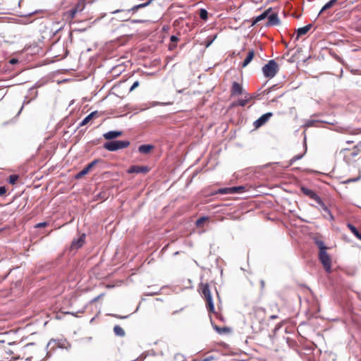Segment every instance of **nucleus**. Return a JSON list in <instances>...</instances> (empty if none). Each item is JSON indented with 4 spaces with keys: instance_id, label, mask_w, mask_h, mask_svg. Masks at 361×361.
<instances>
[{
    "instance_id": "obj_14",
    "label": "nucleus",
    "mask_w": 361,
    "mask_h": 361,
    "mask_svg": "<svg viewBox=\"0 0 361 361\" xmlns=\"http://www.w3.org/2000/svg\"><path fill=\"white\" fill-rule=\"evenodd\" d=\"M268 21L266 24L267 26H272L279 25L280 23L277 13H272L268 16Z\"/></svg>"
},
{
    "instance_id": "obj_43",
    "label": "nucleus",
    "mask_w": 361,
    "mask_h": 361,
    "mask_svg": "<svg viewBox=\"0 0 361 361\" xmlns=\"http://www.w3.org/2000/svg\"><path fill=\"white\" fill-rule=\"evenodd\" d=\"M215 37H216V36L210 42H208V44H207V47L209 46L212 44V42H213V40Z\"/></svg>"
},
{
    "instance_id": "obj_17",
    "label": "nucleus",
    "mask_w": 361,
    "mask_h": 361,
    "mask_svg": "<svg viewBox=\"0 0 361 361\" xmlns=\"http://www.w3.org/2000/svg\"><path fill=\"white\" fill-rule=\"evenodd\" d=\"M99 116V114L98 111H95L90 113L88 116H87L80 123V126H83L87 125L90 121L94 119V118H97Z\"/></svg>"
},
{
    "instance_id": "obj_27",
    "label": "nucleus",
    "mask_w": 361,
    "mask_h": 361,
    "mask_svg": "<svg viewBox=\"0 0 361 361\" xmlns=\"http://www.w3.org/2000/svg\"><path fill=\"white\" fill-rule=\"evenodd\" d=\"M200 17L201 19L206 20L208 18V12L204 8L200 10Z\"/></svg>"
},
{
    "instance_id": "obj_15",
    "label": "nucleus",
    "mask_w": 361,
    "mask_h": 361,
    "mask_svg": "<svg viewBox=\"0 0 361 361\" xmlns=\"http://www.w3.org/2000/svg\"><path fill=\"white\" fill-rule=\"evenodd\" d=\"M122 134H123V133L121 131L112 130V131H109V132L104 133L103 135V137L107 140H113L114 138L121 136Z\"/></svg>"
},
{
    "instance_id": "obj_33",
    "label": "nucleus",
    "mask_w": 361,
    "mask_h": 361,
    "mask_svg": "<svg viewBox=\"0 0 361 361\" xmlns=\"http://www.w3.org/2000/svg\"><path fill=\"white\" fill-rule=\"evenodd\" d=\"M87 174V172L86 171L85 169L84 168L82 171H80L79 173H78L75 176V178L77 179L81 178L85 175Z\"/></svg>"
},
{
    "instance_id": "obj_25",
    "label": "nucleus",
    "mask_w": 361,
    "mask_h": 361,
    "mask_svg": "<svg viewBox=\"0 0 361 361\" xmlns=\"http://www.w3.org/2000/svg\"><path fill=\"white\" fill-rule=\"evenodd\" d=\"M348 228L358 239L361 240V234L353 225L348 224Z\"/></svg>"
},
{
    "instance_id": "obj_18",
    "label": "nucleus",
    "mask_w": 361,
    "mask_h": 361,
    "mask_svg": "<svg viewBox=\"0 0 361 361\" xmlns=\"http://www.w3.org/2000/svg\"><path fill=\"white\" fill-rule=\"evenodd\" d=\"M312 27V24L307 25L304 27H300L297 30V36L295 37L296 40H298L300 36L304 35L307 34L309 30Z\"/></svg>"
},
{
    "instance_id": "obj_35",
    "label": "nucleus",
    "mask_w": 361,
    "mask_h": 361,
    "mask_svg": "<svg viewBox=\"0 0 361 361\" xmlns=\"http://www.w3.org/2000/svg\"><path fill=\"white\" fill-rule=\"evenodd\" d=\"M140 85V82L139 81H135L134 82V83L132 85V86L130 87V92H132L133 91L135 88H137L138 86Z\"/></svg>"
},
{
    "instance_id": "obj_13",
    "label": "nucleus",
    "mask_w": 361,
    "mask_h": 361,
    "mask_svg": "<svg viewBox=\"0 0 361 361\" xmlns=\"http://www.w3.org/2000/svg\"><path fill=\"white\" fill-rule=\"evenodd\" d=\"M85 234H82L78 239L73 240L71 243V248L72 249H78L81 247L83 244L85 243Z\"/></svg>"
},
{
    "instance_id": "obj_34",
    "label": "nucleus",
    "mask_w": 361,
    "mask_h": 361,
    "mask_svg": "<svg viewBox=\"0 0 361 361\" xmlns=\"http://www.w3.org/2000/svg\"><path fill=\"white\" fill-rule=\"evenodd\" d=\"M77 13H78L77 10L74 9L73 8H71L68 11L69 17L71 18V19H73L75 18V16Z\"/></svg>"
},
{
    "instance_id": "obj_29",
    "label": "nucleus",
    "mask_w": 361,
    "mask_h": 361,
    "mask_svg": "<svg viewBox=\"0 0 361 361\" xmlns=\"http://www.w3.org/2000/svg\"><path fill=\"white\" fill-rule=\"evenodd\" d=\"M99 161V160L96 159L92 161L91 163L88 164L85 167V170L87 172V173L90 172V171L96 165V164Z\"/></svg>"
},
{
    "instance_id": "obj_45",
    "label": "nucleus",
    "mask_w": 361,
    "mask_h": 361,
    "mask_svg": "<svg viewBox=\"0 0 361 361\" xmlns=\"http://www.w3.org/2000/svg\"><path fill=\"white\" fill-rule=\"evenodd\" d=\"M354 142L353 140H347L346 141V143L347 144H353Z\"/></svg>"
},
{
    "instance_id": "obj_5",
    "label": "nucleus",
    "mask_w": 361,
    "mask_h": 361,
    "mask_svg": "<svg viewBox=\"0 0 361 361\" xmlns=\"http://www.w3.org/2000/svg\"><path fill=\"white\" fill-rule=\"evenodd\" d=\"M319 259L322 263L324 270L327 273H331V264L332 260L330 255L327 253V252L322 251L319 252Z\"/></svg>"
},
{
    "instance_id": "obj_37",
    "label": "nucleus",
    "mask_w": 361,
    "mask_h": 361,
    "mask_svg": "<svg viewBox=\"0 0 361 361\" xmlns=\"http://www.w3.org/2000/svg\"><path fill=\"white\" fill-rule=\"evenodd\" d=\"M170 40L171 43H176L178 41V38L175 35H172L170 38Z\"/></svg>"
},
{
    "instance_id": "obj_11",
    "label": "nucleus",
    "mask_w": 361,
    "mask_h": 361,
    "mask_svg": "<svg viewBox=\"0 0 361 361\" xmlns=\"http://www.w3.org/2000/svg\"><path fill=\"white\" fill-rule=\"evenodd\" d=\"M300 190L305 195L307 196L312 200H314L316 202L320 198L315 192L306 187L302 186L300 188Z\"/></svg>"
},
{
    "instance_id": "obj_23",
    "label": "nucleus",
    "mask_w": 361,
    "mask_h": 361,
    "mask_svg": "<svg viewBox=\"0 0 361 361\" xmlns=\"http://www.w3.org/2000/svg\"><path fill=\"white\" fill-rule=\"evenodd\" d=\"M337 1L338 0H331L327 2L321 9L319 14L333 7L337 3Z\"/></svg>"
},
{
    "instance_id": "obj_40",
    "label": "nucleus",
    "mask_w": 361,
    "mask_h": 361,
    "mask_svg": "<svg viewBox=\"0 0 361 361\" xmlns=\"http://www.w3.org/2000/svg\"><path fill=\"white\" fill-rule=\"evenodd\" d=\"M302 157V155H297V156H295L293 157L292 159H291V161L293 162V161H295L298 159H300V158Z\"/></svg>"
},
{
    "instance_id": "obj_7",
    "label": "nucleus",
    "mask_w": 361,
    "mask_h": 361,
    "mask_svg": "<svg viewBox=\"0 0 361 361\" xmlns=\"http://www.w3.org/2000/svg\"><path fill=\"white\" fill-rule=\"evenodd\" d=\"M245 93L247 92L244 90L243 85L237 82H233L231 88V96H238L240 94H245Z\"/></svg>"
},
{
    "instance_id": "obj_41",
    "label": "nucleus",
    "mask_w": 361,
    "mask_h": 361,
    "mask_svg": "<svg viewBox=\"0 0 361 361\" xmlns=\"http://www.w3.org/2000/svg\"><path fill=\"white\" fill-rule=\"evenodd\" d=\"M176 47V43H171L169 46L170 50L173 49Z\"/></svg>"
},
{
    "instance_id": "obj_10",
    "label": "nucleus",
    "mask_w": 361,
    "mask_h": 361,
    "mask_svg": "<svg viewBox=\"0 0 361 361\" xmlns=\"http://www.w3.org/2000/svg\"><path fill=\"white\" fill-rule=\"evenodd\" d=\"M212 325L214 329L219 334H228L231 332V328L226 326H219L215 324V322L211 319Z\"/></svg>"
},
{
    "instance_id": "obj_32",
    "label": "nucleus",
    "mask_w": 361,
    "mask_h": 361,
    "mask_svg": "<svg viewBox=\"0 0 361 361\" xmlns=\"http://www.w3.org/2000/svg\"><path fill=\"white\" fill-rule=\"evenodd\" d=\"M84 8H85L84 2L80 1L77 4V5L73 8L77 10L78 12H79V11H82Z\"/></svg>"
},
{
    "instance_id": "obj_26",
    "label": "nucleus",
    "mask_w": 361,
    "mask_h": 361,
    "mask_svg": "<svg viewBox=\"0 0 361 361\" xmlns=\"http://www.w3.org/2000/svg\"><path fill=\"white\" fill-rule=\"evenodd\" d=\"M315 243H316L317 246L319 247V252H322V251L326 252V251L327 247L325 246L323 241L317 240L315 241Z\"/></svg>"
},
{
    "instance_id": "obj_1",
    "label": "nucleus",
    "mask_w": 361,
    "mask_h": 361,
    "mask_svg": "<svg viewBox=\"0 0 361 361\" xmlns=\"http://www.w3.org/2000/svg\"><path fill=\"white\" fill-rule=\"evenodd\" d=\"M198 291L205 300L206 306L209 313L216 314L214 311L212 292L209 284L207 283H200L198 286Z\"/></svg>"
},
{
    "instance_id": "obj_44",
    "label": "nucleus",
    "mask_w": 361,
    "mask_h": 361,
    "mask_svg": "<svg viewBox=\"0 0 361 361\" xmlns=\"http://www.w3.org/2000/svg\"><path fill=\"white\" fill-rule=\"evenodd\" d=\"M102 295H99L98 297H97V298H94V300H92V302H94V301L97 300H98V299H99Z\"/></svg>"
},
{
    "instance_id": "obj_22",
    "label": "nucleus",
    "mask_w": 361,
    "mask_h": 361,
    "mask_svg": "<svg viewBox=\"0 0 361 361\" xmlns=\"http://www.w3.org/2000/svg\"><path fill=\"white\" fill-rule=\"evenodd\" d=\"M319 123H320V121L318 120H307L303 125V127L305 128L310 127H319V126L317 125Z\"/></svg>"
},
{
    "instance_id": "obj_6",
    "label": "nucleus",
    "mask_w": 361,
    "mask_h": 361,
    "mask_svg": "<svg viewBox=\"0 0 361 361\" xmlns=\"http://www.w3.org/2000/svg\"><path fill=\"white\" fill-rule=\"evenodd\" d=\"M245 190V188L243 186H238V187H231V188H224L218 190V194H234L239 193L243 192Z\"/></svg>"
},
{
    "instance_id": "obj_9",
    "label": "nucleus",
    "mask_w": 361,
    "mask_h": 361,
    "mask_svg": "<svg viewBox=\"0 0 361 361\" xmlns=\"http://www.w3.org/2000/svg\"><path fill=\"white\" fill-rule=\"evenodd\" d=\"M128 173H147L149 171V169L146 166L134 165L128 169Z\"/></svg>"
},
{
    "instance_id": "obj_20",
    "label": "nucleus",
    "mask_w": 361,
    "mask_h": 361,
    "mask_svg": "<svg viewBox=\"0 0 361 361\" xmlns=\"http://www.w3.org/2000/svg\"><path fill=\"white\" fill-rule=\"evenodd\" d=\"M255 51L253 49L249 50L246 58L245 59V60L243 61V62L242 63L243 68L246 67L251 62V61L253 59V58L255 56Z\"/></svg>"
},
{
    "instance_id": "obj_47",
    "label": "nucleus",
    "mask_w": 361,
    "mask_h": 361,
    "mask_svg": "<svg viewBox=\"0 0 361 361\" xmlns=\"http://www.w3.org/2000/svg\"><path fill=\"white\" fill-rule=\"evenodd\" d=\"M357 179L348 180L347 182L355 181Z\"/></svg>"
},
{
    "instance_id": "obj_48",
    "label": "nucleus",
    "mask_w": 361,
    "mask_h": 361,
    "mask_svg": "<svg viewBox=\"0 0 361 361\" xmlns=\"http://www.w3.org/2000/svg\"><path fill=\"white\" fill-rule=\"evenodd\" d=\"M107 316H111V317H114V316H116V314H107Z\"/></svg>"
},
{
    "instance_id": "obj_31",
    "label": "nucleus",
    "mask_w": 361,
    "mask_h": 361,
    "mask_svg": "<svg viewBox=\"0 0 361 361\" xmlns=\"http://www.w3.org/2000/svg\"><path fill=\"white\" fill-rule=\"evenodd\" d=\"M18 175H11L9 177H8V183L11 185H14L16 184V181L18 180Z\"/></svg>"
},
{
    "instance_id": "obj_36",
    "label": "nucleus",
    "mask_w": 361,
    "mask_h": 361,
    "mask_svg": "<svg viewBox=\"0 0 361 361\" xmlns=\"http://www.w3.org/2000/svg\"><path fill=\"white\" fill-rule=\"evenodd\" d=\"M48 225V223L47 222H41L36 224L35 228H42L46 227Z\"/></svg>"
},
{
    "instance_id": "obj_4",
    "label": "nucleus",
    "mask_w": 361,
    "mask_h": 361,
    "mask_svg": "<svg viewBox=\"0 0 361 361\" xmlns=\"http://www.w3.org/2000/svg\"><path fill=\"white\" fill-rule=\"evenodd\" d=\"M130 145L128 140H115L109 141L104 144V148L110 152H114L118 149H124Z\"/></svg>"
},
{
    "instance_id": "obj_39",
    "label": "nucleus",
    "mask_w": 361,
    "mask_h": 361,
    "mask_svg": "<svg viewBox=\"0 0 361 361\" xmlns=\"http://www.w3.org/2000/svg\"><path fill=\"white\" fill-rule=\"evenodd\" d=\"M147 4H148V3H147V4H140V5H137V6H134V7L133 8V10H137V9H138L139 8L144 7V6H146V5H147Z\"/></svg>"
},
{
    "instance_id": "obj_16",
    "label": "nucleus",
    "mask_w": 361,
    "mask_h": 361,
    "mask_svg": "<svg viewBox=\"0 0 361 361\" xmlns=\"http://www.w3.org/2000/svg\"><path fill=\"white\" fill-rule=\"evenodd\" d=\"M271 10H272L271 8H269L266 11H264L261 15L253 18L252 25H254L257 24L258 22L267 18L268 16L269 15V13H271Z\"/></svg>"
},
{
    "instance_id": "obj_24",
    "label": "nucleus",
    "mask_w": 361,
    "mask_h": 361,
    "mask_svg": "<svg viewBox=\"0 0 361 361\" xmlns=\"http://www.w3.org/2000/svg\"><path fill=\"white\" fill-rule=\"evenodd\" d=\"M114 332L116 336H120V337H123L126 334L123 329L118 325H116L114 327Z\"/></svg>"
},
{
    "instance_id": "obj_46",
    "label": "nucleus",
    "mask_w": 361,
    "mask_h": 361,
    "mask_svg": "<svg viewBox=\"0 0 361 361\" xmlns=\"http://www.w3.org/2000/svg\"><path fill=\"white\" fill-rule=\"evenodd\" d=\"M216 318L219 319L220 321H223V319H224V317H216Z\"/></svg>"
},
{
    "instance_id": "obj_21",
    "label": "nucleus",
    "mask_w": 361,
    "mask_h": 361,
    "mask_svg": "<svg viewBox=\"0 0 361 361\" xmlns=\"http://www.w3.org/2000/svg\"><path fill=\"white\" fill-rule=\"evenodd\" d=\"M151 145H142L139 147L138 151L142 154H148L153 149Z\"/></svg>"
},
{
    "instance_id": "obj_30",
    "label": "nucleus",
    "mask_w": 361,
    "mask_h": 361,
    "mask_svg": "<svg viewBox=\"0 0 361 361\" xmlns=\"http://www.w3.org/2000/svg\"><path fill=\"white\" fill-rule=\"evenodd\" d=\"M99 161V160L96 159L92 161L91 163L88 164L85 167V170L87 172V173L90 172V171L96 165V164Z\"/></svg>"
},
{
    "instance_id": "obj_19",
    "label": "nucleus",
    "mask_w": 361,
    "mask_h": 361,
    "mask_svg": "<svg viewBox=\"0 0 361 361\" xmlns=\"http://www.w3.org/2000/svg\"><path fill=\"white\" fill-rule=\"evenodd\" d=\"M317 203L321 207V208L326 213L327 216L329 217L331 220H334V217L331 214L329 209L326 206L323 200L319 198V200L317 201Z\"/></svg>"
},
{
    "instance_id": "obj_3",
    "label": "nucleus",
    "mask_w": 361,
    "mask_h": 361,
    "mask_svg": "<svg viewBox=\"0 0 361 361\" xmlns=\"http://www.w3.org/2000/svg\"><path fill=\"white\" fill-rule=\"evenodd\" d=\"M279 70L278 63L274 60H270L262 68V72L266 78H274Z\"/></svg>"
},
{
    "instance_id": "obj_12",
    "label": "nucleus",
    "mask_w": 361,
    "mask_h": 361,
    "mask_svg": "<svg viewBox=\"0 0 361 361\" xmlns=\"http://www.w3.org/2000/svg\"><path fill=\"white\" fill-rule=\"evenodd\" d=\"M244 99H240V100H238L235 102H233L232 106H245L250 100L252 99L255 98V97L250 95V94L248 93H245L244 94Z\"/></svg>"
},
{
    "instance_id": "obj_38",
    "label": "nucleus",
    "mask_w": 361,
    "mask_h": 361,
    "mask_svg": "<svg viewBox=\"0 0 361 361\" xmlns=\"http://www.w3.org/2000/svg\"><path fill=\"white\" fill-rule=\"evenodd\" d=\"M6 192V189L5 187H0V196L4 195Z\"/></svg>"
},
{
    "instance_id": "obj_49",
    "label": "nucleus",
    "mask_w": 361,
    "mask_h": 361,
    "mask_svg": "<svg viewBox=\"0 0 361 361\" xmlns=\"http://www.w3.org/2000/svg\"><path fill=\"white\" fill-rule=\"evenodd\" d=\"M215 291H216V295H217V296L219 297V293H218L217 290H216Z\"/></svg>"
},
{
    "instance_id": "obj_42",
    "label": "nucleus",
    "mask_w": 361,
    "mask_h": 361,
    "mask_svg": "<svg viewBox=\"0 0 361 361\" xmlns=\"http://www.w3.org/2000/svg\"><path fill=\"white\" fill-rule=\"evenodd\" d=\"M17 62H18V60H17V59H12L10 61V63H11V64H15V63H16Z\"/></svg>"
},
{
    "instance_id": "obj_28",
    "label": "nucleus",
    "mask_w": 361,
    "mask_h": 361,
    "mask_svg": "<svg viewBox=\"0 0 361 361\" xmlns=\"http://www.w3.org/2000/svg\"><path fill=\"white\" fill-rule=\"evenodd\" d=\"M208 219L209 218L206 216L199 218L196 221V226L198 227L202 226L204 222L208 221Z\"/></svg>"
},
{
    "instance_id": "obj_2",
    "label": "nucleus",
    "mask_w": 361,
    "mask_h": 361,
    "mask_svg": "<svg viewBox=\"0 0 361 361\" xmlns=\"http://www.w3.org/2000/svg\"><path fill=\"white\" fill-rule=\"evenodd\" d=\"M361 153V141L355 145L352 149L344 148L340 152L343 154V160L347 164H350L355 160V158Z\"/></svg>"
},
{
    "instance_id": "obj_8",
    "label": "nucleus",
    "mask_w": 361,
    "mask_h": 361,
    "mask_svg": "<svg viewBox=\"0 0 361 361\" xmlns=\"http://www.w3.org/2000/svg\"><path fill=\"white\" fill-rule=\"evenodd\" d=\"M272 116L273 114L271 112H268L263 114L254 122L253 126H255V128H259V127L264 125Z\"/></svg>"
}]
</instances>
